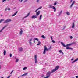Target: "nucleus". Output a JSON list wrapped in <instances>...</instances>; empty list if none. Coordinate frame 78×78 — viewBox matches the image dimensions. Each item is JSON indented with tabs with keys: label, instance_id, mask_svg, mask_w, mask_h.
Masks as SVG:
<instances>
[{
	"label": "nucleus",
	"instance_id": "423d86ee",
	"mask_svg": "<svg viewBox=\"0 0 78 78\" xmlns=\"http://www.w3.org/2000/svg\"><path fill=\"white\" fill-rule=\"evenodd\" d=\"M32 19H35L37 18V16L35 15H33V16L31 17Z\"/></svg>",
	"mask_w": 78,
	"mask_h": 78
},
{
	"label": "nucleus",
	"instance_id": "39448f33",
	"mask_svg": "<svg viewBox=\"0 0 78 78\" xmlns=\"http://www.w3.org/2000/svg\"><path fill=\"white\" fill-rule=\"evenodd\" d=\"M34 57L35 58V64H37V55H35Z\"/></svg>",
	"mask_w": 78,
	"mask_h": 78
},
{
	"label": "nucleus",
	"instance_id": "8fccbe9b",
	"mask_svg": "<svg viewBox=\"0 0 78 78\" xmlns=\"http://www.w3.org/2000/svg\"><path fill=\"white\" fill-rule=\"evenodd\" d=\"M23 0H21V1H20V3H22V1H23Z\"/></svg>",
	"mask_w": 78,
	"mask_h": 78
},
{
	"label": "nucleus",
	"instance_id": "13d9d810",
	"mask_svg": "<svg viewBox=\"0 0 78 78\" xmlns=\"http://www.w3.org/2000/svg\"><path fill=\"white\" fill-rule=\"evenodd\" d=\"M19 1H20V0H19Z\"/></svg>",
	"mask_w": 78,
	"mask_h": 78
},
{
	"label": "nucleus",
	"instance_id": "393cba45",
	"mask_svg": "<svg viewBox=\"0 0 78 78\" xmlns=\"http://www.w3.org/2000/svg\"><path fill=\"white\" fill-rule=\"evenodd\" d=\"M62 11L61 10L60 12H59V16H60L61 14H62Z\"/></svg>",
	"mask_w": 78,
	"mask_h": 78
},
{
	"label": "nucleus",
	"instance_id": "6ab92c4d",
	"mask_svg": "<svg viewBox=\"0 0 78 78\" xmlns=\"http://www.w3.org/2000/svg\"><path fill=\"white\" fill-rule=\"evenodd\" d=\"M17 12H18L16 11L15 13L13 14L12 16V17H13V16H15V15H16V14H17Z\"/></svg>",
	"mask_w": 78,
	"mask_h": 78
},
{
	"label": "nucleus",
	"instance_id": "a18cd8bd",
	"mask_svg": "<svg viewBox=\"0 0 78 78\" xmlns=\"http://www.w3.org/2000/svg\"><path fill=\"white\" fill-rule=\"evenodd\" d=\"M38 10L37 9V10L35 11V12H36Z\"/></svg>",
	"mask_w": 78,
	"mask_h": 78
},
{
	"label": "nucleus",
	"instance_id": "79ce46f5",
	"mask_svg": "<svg viewBox=\"0 0 78 78\" xmlns=\"http://www.w3.org/2000/svg\"><path fill=\"white\" fill-rule=\"evenodd\" d=\"M11 75H9L7 77V78H9L10 77H11Z\"/></svg>",
	"mask_w": 78,
	"mask_h": 78
},
{
	"label": "nucleus",
	"instance_id": "603ef678",
	"mask_svg": "<svg viewBox=\"0 0 78 78\" xmlns=\"http://www.w3.org/2000/svg\"><path fill=\"white\" fill-rule=\"evenodd\" d=\"M34 43H35V40L34 41Z\"/></svg>",
	"mask_w": 78,
	"mask_h": 78
},
{
	"label": "nucleus",
	"instance_id": "9d476101",
	"mask_svg": "<svg viewBox=\"0 0 78 78\" xmlns=\"http://www.w3.org/2000/svg\"><path fill=\"white\" fill-rule=\"evenodd\" d=\"M19 51H23V48L22 47H21L20 48H19Z\"/></svg>",
	"mask_w": 78,
	"mask_h": 78
},
{
	"label": "nucleus",
	"instance_id": "f8f14e48",
	"mask_svg": "<svg viewBox=\"0 0 78 78\" xmlns=\"http://www.w3.org/2000/svg\"><path fill=\"white\" fill-rule=\"evenodd\" d=\"M72 28H75V23H74V22L73 23V24H72Z\"/></svg>",
	"mask_w": 78,
	"mask_h": 78
},
{
	"label": "nucleus",
	"instance_id": "09e8293b",
	"mask_svg": "<svg viewBox=\"0 0 78 78\" xmlns=\"http://www.w3.org/2000/svg\"><path fill=\"white\" fill-rule=\"evenodd\" d=\"M5 11H7V10H8V9L7 8H6L5 9Z\"/></svg>",
	"mask_w": 78,
	"mask_h": 78
},
{
	"label": "nucleus",
	"instance_id": "6e6d98bb",
	"mask_svg": "<svg viewBox=\"0 0 78 78\" xmlns=\"http://www.w3.org/2000/svg\"><path fill=\"white\" fill-rule=\"evenodd\" d=\"M1 67V66L0 65V69Z\"/></svg>",
	"mask_w": 78,
	"mask_h": 78
},
{
	"label": "nucleus",
	"instance_id": "ddd939ff",
	"mask_svg": "<svg viewBox=\"0 0 78 78\" xmlns=\"http://www.w3.org/2000/svg\"><path fill=\"white\" fill-rule=\"evenodd\" d=\"M44 50H46V51H48V49H47V47H46V46H45L44 47Z\"/></svg>",
	"mask_w": 78,
	"mask_h": 78
},
{
	"label": "nucleus",
	"instance_id": "2eb2a0df",
	"mask_svg": "<svg viewBox=\"0 0 78 78\" xmlns=\"http://www.w3.org/2000/svg\"><path fill=\"white\" fill-rule=\"evenodd\" d=\"M16 60L15 61V62H16V63L18 62L19 61V58H16Z\"/></svg>",
	"mask_w": 78,
	"mask_h": 78
},
{
	"label": "nucleus",
	"instance_id": "473e14b6",
	"mask_svg": "<svg viewBox=\"0 0 78 78\" xmlns=\"http://www.w3.org/2000/svg\"><path fill=\"white\" fill-rule=\"evenodd\" d=\"M66 14H67V15H70V12H66Z\"/></svg>",
	"mask_w": 78,
	"mask_h": 78
},
{
	"label": "nucleus",
	"instance_id": "58836bf2",
	"mask_svg": "<svg viewBox=\"0 0 78 78\" xmlns=\"http://www.w3.org/2000/svg\"><path fill=\"white\" fill-rule=\"evenodd\" d=\"M6 0H3L2 1V2H6Z\"/></svg>",
	"mask_w": 78,
	"mask_h": 78
},
{
	"label": "nucleus",
	"instance_id": "1a4fd4ad",
	"mask_svg": "<svg viewBox=\"0 0 78 78\" xmlns=\"http://www.w3.org/2000/svg\"><path fill=\"white\" fill-rule=\"evenodd\" d=\"M22 28L20 29L21 31H20V35H22V33H23V30H22Z\"/></svg>",
	"mask_w": 78,
	"mask_h": 78
},
{
	"label": "nucleus",
	"instance_id": "0eeeda50",
	"mask_svg": "<svg viewBox=\"0 0 78 78\" xmlns=\"http://www.w3.org/2000/svg\"><path fill=\"white\" fill-rule=\"evenodd\" d=\"M75 1H74L73 2V3H72V4H71V5L70 6V8H72V6H73V5H74L75 4Z\"/></svg>",
	"mask_w": 78,
	"mask_h": 78
},
{
	"label": "nucleus",
	"instance_id": "c03bdc74",
	"mask_svg": "<svg viewBox=\"0 0 78 78\" xmlns=\"http://www.w3.org/2000/svg\"><path fill=\"white\" fill-rule=\"evenodd\" d=\"M39 0H37V3H39Z\"/></svg>",
	"mask_w": 78,
	"mask_h": 78
},
{
	"label": "nucleus",
	"instance_id": "dca6fc26",
	"mask_svg": "<svg viewBox=\"0 0 78 78\" xmlns=\"http://www.w3.org/2000/svg\"><path fill=\"white\" fill-rule=\"evenodd\" d=\"M42 15H40V16L39 17V20H41V19H42Z\"/></svg>",
	"mask_w": 78,
	"mask_h": 78
},
{
	"label": "nucleus",
	"instance_id": "37998d69",
	"mask_svg": "<svg viewBox=\"0 0 78 78\" xmlns=\"http://www.w3.org/2000/svg\"><path fill=\"white\" fill-rule=\"evenodd\" d=\"M27 1H28V0H25V1H24V3H25V2H27Z\"/></svg>",
	"mask_w": 78,
	"mask_h": 78
},
{
	"label": "nucleus",
	"instance_id": "f704fd0d",
	"mask_svg": "<svg viewBox=\"0 0 78 78\" xmlns=\"http://www.w3.org/2000/svg\"><path fill=\"white\" fill-rule=\"evenodd\" d=\"M46 52V50H44V51L43 52V54H45Z\"/></svg>",
	"mask_w": 78,
	"mask_h": 78
},
{
	"label": "nucleus",
	"instance_id": "4468645a",
	"mask_svg": "<svg viewBox=\"0 0 78 78\" xmlns=\"http://www.w3.org/2000/svg\"><path fill=\"white\" fill-rule=\"evenodd\" d=\"M40 11H38L37 12H36V16H39L40 14Z\"/></svg>",
	"mask_w": 78,
	"mask_h": 78
},
{
	"label": "nucleus",
	"instance_id": "cd10ccee",
	"mask_svg": "<svg viewBox=\"0 0 78 78\" xmlns=\"http://www.w3.org/2000/svg\"><path fill=\"white\" fill-rule=\"evenodd\" d=\"M41 44V41H38V44H37V45H39Z\"/></svg>",
	"mask_w": 78,
	"mask_h": 78
},
{
	"label": "nucleus",
	"instance_id": "864d4df0",
	"mask_svg": "<svg viewBox=\"0 0 78 78\" xmlns=\"http://www.w3.org/2000/svg\"><path fill=\"white\" fill-rule=\"evenodd\" d=\"M72 1H73V0H71L70 2H72Z\"/></svg>",
	"mask_w": 78,
	"mask_h": 78
},
{
	"label": "nucleus",
	"instance_id": "a211bd4d",
	"mask_svg": "<svg viewBox=\"0 0 78 78\" xmlns=\"http://www.w3.org/2000/svg\"><path fill=\"white\" fill-rule=\"evenodd\" d=\"M6 26H5L4 27H3V28L0 31V32L1 33V32H2V31L3 30V29H5V28H6Z\"/></svg>",
	"mask_w": 78,
	"mask_h": 78
},
{
	"label": "nucleus",
	"instance_id": "2f4dec72",
	"mask_svg": "<svg viewBox=\"0 0 78 78\" xmlns=\"http://www.w3.org/2000/svg\"><path fill=\"white\" fill-rule=\"evenodd\" d=\"M49 8H53V6H52V5H49Z\"/></svg>",
	"mask_w": 78,
	"mask_h": 78
},
{
	"label": "nucleus",
	"instance_id": "7c9ffc66",
	"mask_svg": "<svg viewBox=\"0 0 78 78\" xmlns=\"http://www.w3.org/2000/svg\"><path fill=\"white\" fill-rule=\"evenodd\" d=\"M62 28H63L62 30H64V29H65V28H66V26H64V27H62Z\"/></svg>",
	"mask_w": 78,
	"mask_h": 78
},
{
	"label": "nucleus",
	"instance_id": "49530a36",
	"mask_svg": "<svg viewBox=\"0 0 78 78\" xmlns=\"http://www.w3.org/2000/svg\"><path fill=\"white\" fill-rule=\"evenodd\" d=\"M73 59H74V58H72L71 59V61H73Z\"/></svg>",
	"mask_w": 78,
	"mask_h": 78
},
{
	"label": "nucleus",
	"instance_id": "c756f323",
	"mask_svg": "<svg viewBox=\"0 0 78 78\" xmlns=\"http://www.w3.org/2000/svg\"><path fill=\"white\" fill-rule=\"evenodd\" d=\"M26 69H27V67H24V68H23V70H26Z\"/></svg>",
	"mask_w": 78,
	"mask_h": 78
},
{
	"label": "nucleus",
	"instance_id": "f3484780",
	"mask_svg": "<svg viewBox=\"0 0 78 78\" xmlns=\"http://www.w3.org/2000/svg\"><path fill=\"white\" fill-rule=\"evenodd\" d=\"M28 73H27L24 74L22 75L21 76H26L27 75H28Z\"/></svg>",
	"mask_w": 78,
	"mask_h": 78
},
{
	"label": "nucleus",
	"instance_id": "412c9836",
	"mask_svg": "<svg viewBox=\"0 0 78 78\" xmlns=\"http://www.w3.org/2000/svg\"><path fill=\"white\" fill-rule=\"evenodd\" d=\"M59 53H62V55H64V53H63V52H62V50H59Z\"/></svg>",
	"mask_w": 78,
	"mask_h": 78
},
{
	"label": "nucleus",
	"instance_id": "bb28decb",
	"mask_svg": "<svg viewBox=\"0 0 78 78\" xmlns=\"http://www.w3.org/2000/svg\"><path fill=\"white\" fill-rule=\"evenodd\" d=\"M3 21H4V19H2L0 20V23L2 22H3Z\"/></svg>",
	"mask_w": 78,
	"mask_h": 78
},
{
	"label": "nucleus",
	"instance_id": "c85d7f7f",
	"mask_svg": "<svg viewBox=\"0 0 78 78\" xmlns=\"http://www.w3.org/2000/svg\"><path fill=\"white\" fill-rule=\"evenodd\" d=\"M42 8V6H41L40 7L38 8V9H37L38 10H39V9H41V8Z\"/></svg>",
	"mask_w": 78,
	"mask_h": 78
},
{
	"label": "nucleus",
	"instance_id": "b1692460",
	"mask_svg": "<svg viewBox=\"0 0 78 78\" xmlns=\"http://www.w3.org/2000/svg\"><path fill=\"white\" fill-rule=\"evenodd\" d=\"M41 37H42V38H43V39H46V37H45L44 35H42L41 36Z\"/></svg>",
	"mask_w": 78,
	"mask_h": 78
},
{
	"label": "nucleus",
	"instance_id": "a878e982",
	"mask_svg": "<svg viewBox=\"0 0 78 78\" xmlns=\"http://www.w3.org/2000/svg\"><path fill=\"white\" fill-rule=\"evenodd\" d=\"M6 51L5 50L4 51V55H6Z\"/></svg>",
	"mask_w": 78,
	"mask_h": 78
},
{
	"label": "nucleus",
	"instance_id": "a19ab883",
	"mask_svg": "<svg viewBox=\"0 0 78 78\" xmlns=\"http://www.w3.org/2000/svg\"><path fill=\"white\" fill-rule=\"evenodd\" d=\"M51 40H53V37L52 36H51Z\"/></svg>",
	"mask_w": 78,
	"mask_h": 78
},
{
	"label": "nucleus",
	"instance_id": "5701e85b",
	"mask_svg": "<svg viewBox=\"0 0 78 78\" xmlns=\"http://www.w3.org/2000/svg\"><path fill=\"white\" fill-rule=\"evenodd\" d=\"M34 40H36L37 41H39V39H38V38H34Z\"/></svg>",
	"mask_w": 78,
	"mask_h": 78
},
{
	"label": "nucleus",
	"instance_id": "aec40b11",
	"mask_svg": "<svg viewBox=\"0 0 78 78\" xmlns=\"http://www.w3.org/2000/svg\"><path fill=\"white\" fill-rule=\"evenodd\" d=\"M78 60V58L76 59L75 60H74L73 62H72V63H74V62H76V61H77Z\"/></svg>",
	"mask_w": 78,
	"mask_h": 78
},
{
	"label": "nucleus",
	"instance_id": "4c0bfd02",
	"mask_svg": "<svg viewBox=\"0 0 78 78\" xmlns=\"http://www.w3.org/2000/svg\"><path fill=\"white\" fill-rule=\"evenodd\" d=\"M69 37L70 39H72L73 38V37H72V36H70Z\"/></svg>",
	"mask_w": 78,
	"mask_h": 78
},
{
	"label": "nucleus",
	"instance_id": "72a5a7b5",
	"mask_svg": "<svg viewBox=\"0 0 78 78\" xmlns=\"http://www.w3.org/2000/svg\"><path fill=\"white\" fill-rule=\"evenodd\" d=\"M51 46H50V47L48 48V50H50V49H51Z\"/></svg>",
	"mask_w": 78,
	"mask_h": 78
},
{
	"label": "nucleus",
	"instance_id": "20e7f679",
	"mask_svg": "<svg viewBox=\"0 0 78 78\" xmlns=\"http://www.w3.org/2000/svg\"><path fill=\"white\" fill-rule=\"evenodd\" d=\"M33 38H31L28 40V41L30 45H32V43L31 42V41H33Z\"/></svg>",
	"mask_w": 78,
	"mask_h": 78
},
{
	"label": "nucleus",
	"instance_id": "de8ad7c7",
	"mask_svg": "<svg viewBox=\"0 0 78 78\" xmlns=\"http://www.w3.org/2000/svg\"><path fill=\"white\" fill-rule=\"evenodd\" d=\"M54 5H56V3L55 2V3H54Z\"/></svg>",
	"mask_w": 78,
	"mask_h": 78
},
{
	"label": "nucleus",
	"instance_id": "4d7b16f0",
	"mask_svg": "<svg viewBox=\"0 0 78 78\" xmlns=\"http://www.w3.org/2000/svg\"><path fill=\"white\" fill-rule=\"evenodd\" d=\"M8 0V1H9V0Z\"/></svg>",
	"mask_w": 78,
	"mask_h": 78
},
{
	"label": "nucleus",
	"instance_id": "3c124183",
	"mask_svg": "<svg viewBox=\"0 0 78 78\" xmlns=\"http://www.w3.org/2000/svg\"><path fill=\"white\" fill-rule=\"evenodd\" d=\"M10 9L9 8L8 9V11H10Z\"/></svg>",
	"mask_w": 78,
	"mask_h": 78
},
{
	"label": "nucleus",
	"instance_id": "5fc2aeb1",
	"mask_svg": "<svg viewBox=\"0 0 78 78\" xmlns=\"http://www.w3.org/2000/svg\"><path fill=\"white\" fill-rule=\"evenodd\" d=\"M76 78H78V76H76Z\"/></svg>",
	"mask_w": 78,
	"mask_h": 78
},
{
	"label": "nucleus",
	"instance_id": "4be33fe9",
	"mask_svg": "<svg viewBox=\"0 0 78 78\" xmlns=\"http://www.w3.org/2000/svg\"><path fill=\"white\" fill-rule=\"evenodd\" d=\"M30 14V13H28L25 17L24 18H26V17H28L29 15Z\"/></svg>",
	"mask_w": 78,
	"mask_h": 78
},
{
	"label": "nucleus",
	"instance_id": "f257e3e1",
	"mask_svg": "<svg viewBox=\"0 0 78 78\" xmlns=\"http://www.w3.org/2000/svg\"><path fill=\"white\" fill-rule=\"evenodd\" d=\"M59 68V66H57L55 68L53 69L51 71V72L50 71H48L47 72V73L46 74V76L47 77L49 78L50 76V75H51V73H53L54 72H56L57 70H58V69Z\"/></svg>",
	"mask_w": 78,
	"mask_h": 78
},
{
	"label": "nucleus",
	"instance_id": "7ed1b4c3",
	"mask_svg": "<svg viewBox=\"0 0 78 78\" xmlns=\"http://www.w3.org/2000/svg\"><path fill=\"white\" fill-rule=\"evenodd\" d=\"M11 22V20L9 19L6 20L4 22V23H8V22Z\"/></svg>",
	"mask_w": 78,
	"mask_h": 78
},
{
	"label": "nucleus",
	"instance_id": "6e6552de",
	"mask_svg": "<svg viewBox=\"0 0 78 78\" xmlns=\"http://www.w3.org/2000/svg\"><path fill=\"white\" fill-rule=\"evenodd\" d=\"M66 49L67 50H73V48L69 47H67L66 48Z\"/></svg>",
	"mask_w": 78,
	"mask_h": 78
},
{
	"label": "nucleus",
	"instance_id": "f03ea898",
	"mask_svg": "<svg viewBox=\"0 0 78 78\" xmlns=\"http://www.w3.org/2000/svg\"><path fill=\"white\" fill-rule=\"evenodd\" d=\"M61 43L62 45H63V46L64 47H69V46L72 45H73V44H75V42H73L71 43V44H67L66 45H65V44H64V43L62 42H61Z\"/></svg>",
	"mask_w": 78,
	"mask_h": 78
},
{
	"label": "nucleus",
	"instance_id": "9b49d317",
	"mask_svg": "<svg viewBox=\"0 0 78 78\" xmlns=\"http://www.w3.org/2000/svg\"><path fill=\"white\" fill-rule=\"evenodd\" d=\"M52 8L54 9V12H56V8L55 6H53Z\"/></svg>",
	"mask_w": 78,
	"mask_h": 78
},
{
	"label": "nucleus",
	"instance_id": "e433bc0d",
	"mask_svg": "<svg viewBox=\"0 0 78 78\" xmlns=\"http://www.w3.org/2000/svg\"><path fill=\"white\" fill-rule=\"evenodd\" d=\"M52 42L53 43H55V41L53 40H52Z\"/></svg>",
	"mask_w": 78,
	"mask_h": 78
},
{
	"label": "nucleus",
	"instance_id": "c9c22d12",
	"mask_svg": "<svg viewBox=\"0 0 78 78\" xmlns=\"http://www.w3.org/2000/svg\"><path fill=\"white\" fill-rule=\"evenodd\" d=\"M14 72V70H12V72L10 73V74H12V72Z\"/></svg>",
	"mask_w": 78,
	"mask_h": 78
},
{
	"label": "nucleus",
	"instance_id": "ea45409f",
	"mask_svg": "<svg viewBox=\"0 0 78 78\" xmlns=\"http://www.w3.org/2000/svg\"><path fill=\"white\" fill-rule=\"evenodd\" d=\"M10 57H12V54L11 53L10 54Z\"/></svg>",
	"mask_w": 78,
	"mask_h": 78
}]
</instances>
